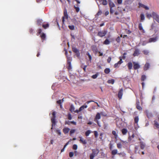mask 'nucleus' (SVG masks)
Instances as JSON below:
<instances>
[{"label":"nucleus","instance_id":"nucleus-47","mask_svg":"<svg viewBox=\"0 0 159 159\" xmlns=\"http://www.w3.org/2000/svg\"><path fill=\"white\" fill-rule=\"evenodd\" d=\"M139 148V147L138 146H135V153H136L137 152V151L138 150Z\"/></svg>","mask_w":159,"mask_h":159},{"label":"nucleus","instance_id":"nucleus-2","mask_svg":"<svg viewBox=\"0 0 159 159\" xmlns=\"http://www.w3.org/2000/svg\"><path fill=\"white\" fill-rule=\"evenodd\" d=\"M55 114L56 113L55 111H53L52 113V117L51 118V121L52 122V127L51 128V129H53V127L54 126H55L56 124L55 122Z\"/></svg>","mask_w":159,"mask_h":159},{"label":"nucleus","instance_id":"nucleus-50","mask_svg":"<svg viewBox=\"0 0 159 159\" xmlns=\"http://www.w3.org/2000/svg\"><path fill=\"white\" fill-rule=\"evenodd\" d=\"M75 8L77 12H78L79 11L80 9L79 7L75 6Z\"/></svg>","mask_w":159,"mask_h":159},{"label":"nucleus","instance_id":"nucleus-20","mask_svg":"<svg viewBox=\"0 0 159 159\" xmlns=\"http://www.w3.org/2000/svg\"><path fill=\"white\" fill-rule=\"evenodd\" d=\"M80 141L84 144H86L87 143V142L85 140H84L81 137H80Z\"/></svg>","mask_w":159,"mask_h":159},{"label":"nucleus","instance_id":"nucleus-17","mask_svg":"<svg viewBox=\"0 0 159 159\" xmlns=\"http://www.w3.org/2000/svg\"><path fill=\"white\" fill-rule=\"evenodd\" d=\"M88 107V106L87 105H86V103H85L84 105H82L80 108V111H82L83 110H84V108H86Z\"/></svg>","mask_w":159,"mask_h":159},{"label":"nucleus","instance_id":"nucleus-4","mask_svg":"<svg viewBox=\"0 0 159 159\" xmlns=\"http://www.w3.org/2000/svg\"><path fill=\"white\" fill-rule=\"evenodd\" d=\"M107 33L106 30H104L99 31L98 34V35L100 37H103L105 36Z\"/></svg>","mask_w":159,"mask_h":159},{"label":"nucleus","instance_id":"nucleus-30","mask_svg":"<svg viewBox=\"0 0 159 159\" xmlns=\"http://www.w3.org/2000/svg\"><path fill=\"white\" fill-rule=\"evenodd\" d=\"M112 134L114 135L116 139L117 137V134H116V131L113 130L112 131Z\"/></svg>","mask_w":159,"mask_h":159},{"label":"nucleus","instance_id":"nucleus-13","mask_svg":"<svg viewBox=\"0 0 159 159\" xmlns=\"http://www.w3.org/2000/svg\"><path fill=\"white\" fill-rule=\"evenodd\" d=\"M100 118H101L100 113H97L96 116L95 118L94 119V121H97V120L100 119Z\"/></svg>","mask_w":159,"mask_h":159},{"label":"nucleus","instance_id":"nucleus-38","mask_svg":"<svg viewBox=\"0 0 159 159\" xmlns=\"http://www.w3.org/2000/svg\"><path fill=\"white\" fill-rule=\"evenodd\" d=\"M69 29L71 30H73L75 28V27L74 25H69L68 26Z\"/></svg>","mask_w":159,"mask_h":159},{"label":"nucleus","instance_id":"nucleus-10","mask_svg":"<svg viewBox=\"0 0 159 159\" xmlns=\"http://www.w3.org/2000/svg\"><path fill=\"white\" fill-rule=\"evenodd\" d=\"M133 64V67L134 69L135 70L137 69L140 68V66L138 63H137L135 62H134Z\"/></svg>","mask_w":159,"mask_h":159},{"label":"nucleus","instance_id":"nucleus-60","mask_svg":"<svg viewBox=\"0 0 159 159\" xmlns=\"http://www.w3.org/2000/svg\"><path fill=\"white\" fill-rule=\"evenodd\" d=\"M91 102H94V101H92V100L89 101H88L87 102H86L85 103H86V104H88Z\"/></svg>","mask_w":159,"mask_h":159},{"label":"nucleus","instance_id":"nucleus-62","mask_svg":"<svg viewBox=\"0 0 159 159\" xmlns=\"http://www.w3.org/2000/svg\"><path fill=\"white\" fill-rule=\"evenodd\" d=\"M89 61L91 62V61L92 60V57L91 56H89Z\"/></svg>","mask_w":159,"mask_h":159},{"label":"nucleus","instance_id":"nucleus-41","mask_svg":"<svg viewBox=\"0 0 159 159\" xmlns=\"http://www.w3.org/2000/svg\"><path fill=\"white\" fill-rule=\"evenodd\" d=\"M98 74H96L94 75H93L92 76V78L93 79H95L97 78V77L98 76Z\"/></svg>","mask_w":159,"mask_h":159},{"label":"nucleus","instance_id":"nucleus-58","mask_svg":"<svg viewBox=\"0 0 159 159\" xmlns=\"http://www.w3.org/2000/svg\"><path fill=\"white\" fill-rule=\"evenodd\" d=\"M70 121H66L65 122V124H67L68 125H70Z\"/></svg>","mask_w":159,"mask_h":159},{"label":"nucleus","instance_id":"nucleus-15","mask_svg":"<svg viewBox=\"0 0 159 159\" xmlns=\"http://www.w3.org/2000/svg\"><path fill=\"white\" fill-rule=\"evenodd\" d=\"M139 30H142V32L144 33H145V31L143 29V27L142 26V24L141 23H140L139 25Z\"/></svg>","mask_w":159,"mask_h":159},{"label":"nucleus","instance_id":"nucleus-21","mask_svg":"<svg viewBox=\"0 0 159 159\" xmlns=\"http://www.w3.org/2000/svg\"><path fill=\"white\" fill-rule=\"evenodd\" d=\"M75 110V108L73 105L71 104L70 105V111L71 112H74Z\"/></svg>","mask_w":159,"mask_h":159},{"label":"nucleus","instance_id":"nucleus-39","mask_svg":"<svg viewBox=\"0 0 159 159\" xmlns=\"http://www.w3.org/2000/svg\"><path fill=\"white\" fill-rule=\"evenodd\" d=\"M143 52L145 55H148L149 53V51L147 50H144Z\"/></svg>","mask_w":159,"mask_h":159},{"label":"nucleus","instance_id":"nucleus-19","mask_svg":"<svg viewBox=\"0 0 159 159\" xmlns=\"http://www.w3.org/2000/svg\"><path fill=\"white\" fill-rule=\"evenodd\" d=\"M70 130V129L67 127L63 129V131L65 134H66L68 133Z\"/></svg>","mask_w":159,"mask_h":159},{"label":"nucleus","instance_id":"nucleus-46","mask_svg":"<svg viewBox=\"0 0 159 159\" xmlns=\"http://www.w3.org/2000/svg\"><path fill=\"white\" fill-rule=\"evenodd\" d=\"M68 118L69 120H71L72 119L71 115L70 113L68 114Z\"/></svg>","mask_w":159,"mask_h":159},{"label":"nucleus","instance_id":"nucleus-59","mask_svg":"<svg viewBox=\"0 0 159 159\" xmlns=\"http://www.w3.org/2000/svg\"><path fill=\"white\" fill-rule=\"evenodd\" d=\"M70 123H71V124H74L75 125H76V122H75L74 121H70Z\"/></svg>","mask_w":159,"mask_h":159},{"label":"nucleus","instance_id":"nucleus-6","mask_svg":"<svg viewBox=\"0 0 159 159\" xmlns=\"http://www.w3.org/2000/svg\"><path fill=\"white\" fill-rule=\"evenodd\" d=\"M72 50L73 52L76 53L77 56L78 57H79V56H80V54L79 52V50L75 47L73 48Z\"/></svg>","mask_w":159,"mask_h":159},{"label":"nucleus","instance_id":"nucleus-33","mask_svg":"<svg viewBox=\"0 0 159 159\" xmlns=\"http://www.w3.org/2000/svg\"><path fill=\"white\" fill-rule=\"evenodd\" d=\"M110 71L109 68H106L104 70V72L106 74H108Z\"/></svg>","mask_w":159,"mask_h":159},{"label":"nucleus","instance_id":"nucleus-7","mask_svg":"<svg viewBox=\"0 0 159 159\" xmlns=\"http://www.w3.org/2000/svg\"><path fill=\"white\" fill-rule=\"evenodd\" d=\"M139 120V118L138 116L134 118V122L135 123V126H136V125H138V122ZM139 127V126L138 127L135 126V129H137Z\"/></svg>","mask_w":159,"mask_h":159},{"label":"nucleus","instance_id":"nucleus-25","mask_svg":"<svg viewBox=\"0 0 159 159\" xmlns=\"http://www.w3.org/2000/svg\"><path fill=\"white\" fill-rule=\"evenodd\" d=\"M110 43V42L108 39H106L105 41H104L103 43L106 45H108Z\"/></svg>","mask_w":159,"mask_h":159},{"label":"nucleus","instance_id":"nucleus-57","mask_svg":"<svg viewBox=\"0 0 159 159\" xmlns=\"http://www.w3.org/2000/svg\"><path fill=\"white\" fill-rule=\"evenodd\" d=\"M114 12V10L112 9V8H110V12L111 14H112Z\"/></svg>","mask_w":159,"mask_h":159},{"label":"nucleus","instance_id":"nucleus-32","mask_svg":"<svg viewBox=\"0 0 159 159\" xmlns=\"http://www.w3.org/2000/svg\"><path fill=\"white\" fill-rule=\"evenodd\" d=\"M127 132V130L126 129H123L122 130V132L123 134H125Z\"/></svg>","mask_w":159,"mask_h":159},{"label":"nucleus","instance_id":"nucleus-35","mask_svg":"<svg viewBox=\"0 0 159 159\" xmlns=\"http://www.w3.org/2000/svg\"><path fill=\"white\" fill-rule=\"evenodd\" d=\"M91 133L90 131L89 130H87L86 131L85 133V135L86 136H88Z\"/></svg>","mask_w":159,"mask_h":159},{"label":"nucleus","instance_id":"nucleus-42","mask_svg":"<svg viewBox=\"0 0 159 159\" xmlns=\"http://www.w3.org/2000/svg\"><path fill=\"white\" fill-rule=\"evenodd\" d=\"M78 146L76 144H74L73 146V148L74 150H76L77 149Z\"/></svg>","mask_w":159,"mask_h":159},{"label":"nucleus","instance_id":"nucleus-40","mask_svg":"<svg viewBox=\"0 0 159 159\" xmlns=\"http://www.w3.org/2000/svg\"><path fill=\"white\" fill-rule=\"evenodd\" d=\"M146 15L147 17L148 18H150V17L152 16V14H150L147 13Z\"/></svg>","mask_w":159,"mask_h":159},{"label":"nucleus","instance_id":"nucleus-51","mask_svg":"<svg viewBox=\"0 0 159 159\" xmlns=\"http://www.w3.org/2000/svg\"><path fill=\"white\" fill-rule=\"evenodd\" d=\"M111 57H109L107 59V61L108 63H110L111 60Z\"/></svg>","mask_w":159,"mask_h":159},{"label":"nucleus","instance_id":"nucleus-64","mask_svg":"<svg viewBox=\"0 0 159 159\" xmlns=\"http://www.w3.org/2000/svg\"><path fill=\"white\" fill-rule=\"evenodd\" d=\"M109 12L108 11H107L105 12V14L106 16H107L109 14Z\"/></svg>","mask_w":159,"mask_h":159},{"label":"nucleus","instance_id":"nucleus-11","mask_svg":"<svg viewBox=\"0 0 159 159\" xmlns=\"http://www.w3.org/2000/svg\"><path fill=\"white\" fill-rule=\"evenodd\" d=\"M139 103L140 102L139 100H137L136 102L137 108L139 110H142V108L141 107L139 106Z\"/></svg>","mask_w":159,"mask_h":159},{"label":"nucleus","instance_id":"nucleus-26","mask_svg":"<svg viewBox=\"0 0 159 159\" xmlns=\"http://www.w3.org/2000/svg\"><path fill=\"white\" fill-rule=\"evenodd\" d=\"M128 66L129 69H131L133 66V65L131 62H129L128 64Z\"/></svg>","mask_w":159,"mask_h":159},{"label":"nucleus","instance_id":"nucleus-54","mask_svg":"<svg viewBox=\"0 0 159 159\" xmlns=\"http://www.w3.org/2000/svg\"><path fill=\"white\" fill-rule=\"evenodd\" d=\"M42 30L41 29H39L38 31V32L37 34V35H39L41 32Z\"/></svg>","mask_w":159,"mask_h":159},{"label":"nucleus","instance_id":"nucleus-52","mask_svg":"<svg viewBox=\"0 0 159 159\" xmlns=\"http://www.w3.org/2000/svg\"><path fill=\"white\" fill-rule=\"evenodd\" d=\"M57 132L58 134L59 135H61V132L60 130H57Z\"/></svg>","mask_w":159,"mask_h":159},{"label":"nucleus","instance_id":"nucleus-12","mask_svg":"<svg viewBox=\"0 0 159 159\" xmlns=\"http://www.w3.org/2000/svg\"><path fill=\"white\" fill-rule=\"evenodd\" d=\"M123 62L122 59H120V60L116 63L114 65V67L116 68L118 67Z\"/></svg>","mask_w":159,"mask_h":159},{"label":"nucleus","instance_id":"nucleus-56","mask_svg":"<svg viewBox=\"0 0 159 159\" xmlns=\"http://www.w3.org/2000/svg\"><path fill=\"white\" fill-rule=\"evenodd\" d=\"M143 7L146 10H148L149 9V8L148 7L145 5H143Z\"/></svg>","mask_w":159,"mask_h":159},{"label":"nucleus","instance_id":"nucleus-45","mask_svg":"<svg viewBox=\"0 0 159 159\" xmlns=\"http://www.w3.org/2000/svg\"><path fill=\"white\" fill-rule=\"evenodd\" d=\"M146 79V76L145 75H143L141 77V80L143 81L144 80Z\"/></svg>","mask_w":159,"mask_h":159},{"label":"nucleus","instance_id":"nucleus-63","mask_svg":"<svg viewBox=\"0 0 159 159\" xmlns=\"http://www.w3.org/2000/svg\"><path fill=\"white\" fill-rule=\"evenodd\" d=\"M95 122L97 123L98 124L99 126H101L100 125V124L99 123V121L98 120H97V121H95Z\"/></svg>","mask_w":159,"mask_h":159},{"label":"nucleus","instance_id":"nucleus-24","mask_svg":"<svg viewBox=\"0 0 159 159\" xmlns=\"http://www.w3.org/2000/svg\"><path fill=\"white\" fill-rule=\"evenodd\" d=\"M109 5L110 8H112V7H115V5L114 4L113 2L111 1H110L109 2Z\"/></svg>","mask_w":159,"mask_h":159},{"label":"nucleus","instance_id":"nucleus-43","mask_svg":"<svg viewBox=\"0 0 159 159\" xmlns=\"http://www.w3.org/2000/svg\"><path fill=\"white\" fill-rule=\"evenodd\" d=\"M75 131V129H71L70 131V134H71L74 133Z\"/></svg>","mask_w":159,"mask_h":159},{"label":"nucleus","instance_id":"nucleus-61","mask_svg":"<svg viewBox=\"0 0 159 159\" xmlns=\"http://www.w3.org/2000/svg\"><path fill=\"white\" fill-rule=\"evenodd\" d=\"M80 111V108L79 109V110H75L74 112L75 113H78L80 111Z\"/></svg>","mask_w":159,"mask_h":159},{"label":"nucleus","instance_id":"nucleus-37","mask_svg":"<svg viewBox=\"0 0 159 159\" xmlns=\"http://www.w3.org/2000/svg\"><path fill=\"white\" fill-rule=\"evenodd\" d=\"M42 23V20H37V24L38 25H40Z\"/></svg>","mask_w":159,"mask_h":159},{"label":"nucleus","instance_id":"nucleus-44","mask_svg":"<svg viewBox=\"0 0 159 159\" xmlns=\"http://www.w3.org/2000/svg\"><path fill=\"white\" fill-rule=\"evenodd\" d=\"M69 156L70 157H72L74 155V153L73 152H70L69 153Z\"/></svg>","mask_w":159,"mask_h":159},{"label":"nucleus","instance_id":"nucleus-55","mask_svg":"<svg viewBox=\"0 0 159 159\" xmlns=\"http://www.w3.org/2000/svg\"><path fill=\"white\" fill-rule=\"evenodd\" d=\"M122 2V0H117V2L119 4H121Z\"/></svg>","mask_w":159,"mask_h":159},{"label":"nucleus","instance_id":"nucleus-36","mask_svg":"<svg viewBox=\"0 0 159 159\" xmlns=\"http://www.w3.org/2000/svg\"><path fill=\"white\" fill-rule=\"evenodd\" d=\"M49 27V24H47L45 25H43V27L44 28V29H46Z\"/></svg>","mask_w":159,"mask_h":159},{"label":"nucleus","instance_id":"nucleus-31","mask_svg":"<svg viewBox=\"0 0 159 159\" xmlns=\"http://www.w3.org/2000/svg\"><path fill=\"white\" fill-rule=\"evenodd\" d=\"M141 20L142 21H143L145 19V16L143 14H142L140 15Z\"/></svg>","mask_w":159,"mask_h":159},{"label":"nucleus","instance_id":"nucleus-28","mask_svg":"<svg viewBox=\"0 0 159 159\" xmlns=\"http://www.w3.org/2000/svg\"><path fill=\"white\" fill-rule=\"evenodd\" d=\"M65 18L67 19L68 18V15L66 10L64 11V16Z\"/></svg>","mask_w":159,"mask_h":159},{"label":"nucleus","instance_id":"nucleus-3","mask_svg":"<svg viewBox=\"0 0 159 159\" xmlns=\"http://www.w3.org/2000/svg\"><path fill=\"white\" fill-rule=\"evenodd\" d=\"M152 15L153 19L158 22L159 23V16L154 12L152 13Z\"/></svg>","mask_w":159,"mask_h":159},{"label":"nucleus","instance_id":"nucleus-8","mask_svg":"<svg viewBox=\"0 0 159 159\" xmlns=\"http://www.w3.org/2000/svg\"><path fill=\"white\" fill-rule=\"evenodd\" d=\"M158 39L157 37H155L154 38H151L149 39L148 40V43H152L156 42Z\"/></svg>","mask_w":159,"mask_h":159},{"label":"nucleus","instance_id":"nucleus-9","mask_svg":"<svg viewBox=\"0 0 159 159\" xmlns=\"http://www.w3.org/2000/svg\"><path fill=\"white\" fill-rule=\"evenodd\" d=\"M123 89H121L119 91L118 93V97L120 99H121L123 95Z\"/></svg>","mask_w":159,"mask_h":159},{"label":"nucleus","instance_id":"nucleus-29","mask_svg":"<svg viewBox=\"0 0 159 159\" xmlns=\"http://www.w3.org/2000/svg\"><path fill=\"white\" fill-rule=\"evenodd\" d=\"M107 82L109 84H113L114 83V80L113 79L109 80L107 81Z\"/></svg>","mask_w":159,"mask_h":159},{"label":"nucleus","instance_id":"nucleus-23","mask_svg":"<svg viewBox=\"0 0 159 159\" xmlns=\"http://www.w3.org/2000/svg\"><path fill=\"white\" fill-rule=\"evenodd\" d=\"M117 149H114V150H113L112 151H111V154L112 155H115L116 154H118V153H117Z\"/></svg>","mask_w":159,"mask_h":159},{"label":"nucleus","instance_id":"nucleus-14","mask_svg":"<svg viewBox=\"0 0 159 159\" xmlns=\"http://www.w3.org/2000/svg\"><path fill=\"white\" fill-rule=\"evenodd\" d=\"M139 53V50L137 49L135 50L133 55L134 57L138 56Z\"/></svg>","mask_w":159,"mask_h":159},{"label":"nucleus","instance_id":"nucleus-27","mask_svg":"<svg viewBox=\"0 0 159 159\" xmlns=\"http://www.w3.org/2000/svg\"><path fill=\"white\" fill-rule=\"evenodd\" d=\"M46 36L45 34L42 33L41 35V37L42 40H44Z\"/></svg>","mask_w":159,"mask_h":159},{"label":"nucleus","instance_id":"nucleus-48","mask_svg":"<svg viewBox=\"0 0 159 159\" xmlns=\"http://www.w3.org/2000/svg\"><path fill=\"white\" fill-rule=\"evenodd\" d=\"M102 13V12L101 10H99L97 13V15L98 16L100 15Z\"/></svg>","mask_w":159,"mask_h":159},{"label":"nucleus","instance_id":"nucleus-53","mask_svg":"<svg viewBox=\"0 0 159 159\" xmlns=\"http://www.w3.org/2000/svg\"><path fill=\"white\" fill-rule=\"evenodd\" d=\"M61 100H59L57 101V103L58 104H60L61 107V106H62V105H61Z\"/></svg>","mask_w":159,"mask_h":159},{"label":"nucleus","instance_id":"nucleus-1","mask_svg":"<svg viewBox=\"0 0 159 159\" xmlns=\"http://www.w3.org/2000/svg\"><path fill=\"white\" fill-rule=\"evenodd\" d=\"M99 152V150L97 149H92V153L90 156V159H93L94 157L97 156Z\"/></svg>","mask_w":159,"mask_h":159},{"label":"nucleus","instance_id":"nucleus-5","mask_svg":"<svg viewBox=\"0 0 159 159\" xmlns=\"http://www.w3.org/2000/svg\"><path fill=\"white\" fill-rule=\"evenodd\" d=\"M98 1V2L97 1V3L98 6V7H99V5L102 4L104 5H106L107 4V2L106 0H97Z\"/></svg>","mask_w":159,"mask_h":159},{"label":"nucleus","instance_id":"nucleus-49","mask_svg":"<svg viewBox=\"0 0 159 159\" xmlns=\"http://www.w3.org/2000/svg\"><path fill=\"white\" fill-rule=\"evenodd\" d=\"M118 154L121 155L122 157H124L125 156L126 154L124 153H118Z\"/></svg>","mask_w":159,"mask_h":159},{"label":"nucleus","instance_id":"nucleus-16","mask_svg":"<svg viewBox=\"0 0 159 159\" xmlns=\"http://www.w3.org/2000/svg\"><path fill=\"white\" fill-rule=\"evenodd\" d=\"M140 147L142 149H144L145 147V143L142 142H140Z\"/></svg>","mask_w":159,"mask_h":159},{"label":"nucleus","instance_id":"nucleus-22","mask_svg":"<svg viewBox=\"0 0 159 159\" xmlns=\"http://www.w3.org/2000/svg\"><path fill=\"white\" fill-rule=\"evenodd\" d=\"M154 125L157 128H159V124L156 120L154 121Z\"/></svg>","mask_w":159,"mask_h":159},{"label":"nucleus","instance_id":"nucleus-34","mask_svg":"<svg viewBox=\"0 0 159 159\" xmlns=\"http://www.w3.org/2000/svg\"><path fill=\"white\" fill-rule=\"evenodd\" d=\"M117 147L119 149L121 148L122 145L120 143H118L117 144Z\"/></svg>","mask_w":159,"mask_h":159},{"label":"nucleus","instance_id":"nucleus-18","mask_svg":"<svg viewBox=\"0 0 159 159\" xmlns=\"http://www.w3.org/2000/svg\"><path fill=\"white\" fill-rule=\"evenodd\" d=\"M150 67V64L148 63H146L144 67V70H146L148 69Z\"/></svg>","mask_w":159,"mask_h":159}]
</instances>
